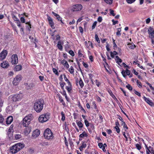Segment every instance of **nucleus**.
Segmentation results:
<instances>
[{
    "mask_svg": "<svg viewBox=\"0 0 154 154\" xmlns=\"http://www.w3.org/2000/svg\"><path fill=\"white\" fill-rule=\"evenodd\" d=\"M44 104V101L42 99H39L35 102L34 108L36 112L39 113L41 112L43 109Z\"/></svg>",
    "mask_w": 154,
    "mask_h": 154,
    "instance_id": "obj_1",
    "label": "nucleus"
},
{
    "mask_svg": "<svg viewBox=\"0 0 154 154\" xmlns=\"http://www.w3.org/2000/svg\"><path fill=\"white\" fill-rule=\"evenodd\" d=\"M23 147V144L21 143H17L13 145L10 147V152L13 154L17 153Z\"/></svg>",
    "mask_w": 154,
    "mask_h": 154,
    "instance_id": "obj_2",
    "label": "nucleus"
},
{
    "mask_svg": "<svg viewBox=\"0 0 154 154\" xmlns=\"http://www.w3.org/2000/svg\"><path fill=\"white\" fill-rule=\"evenodd\" d=\"M44 136L45 139L48 140H51L54 137L53 132L48 128H47L45 130Z\"/></svg>",
    "mask_w": 154,
    "mask_h": 154,
    "instance_id": "obj_3",
    "label": "nucleus"
},
{
    "mask_svg": "<svg viewBox=\"0 0 154 154\" xmlns=\"http://www.w3.org/2000/svg\"><path fill=\"white\" fill-rule=\"evenodd\" d=\"M32 119L33 117L32 114H29L26 116L23 119V126L25 127H27Z\"/></svg>",
    "mask_w": 154,
    "mask_h": 154,
    "instance_id": "obj_4",
    "label": "nucleus"
},
{
    "mask_svg": "<svg viewBox=\"0 0 154 154\" xmlns=\"http://www.w3.org/2000/svg\"><path fill=\"white\" fill-rule=\"evenodd\" d=\"M49 118V113H47L40 115L38 118V120L40 122L43 123L47 121Z\"/></svg>",
    "mask_w": 154,
    "mask_h": 154,
    "instance_id": "obj_5",
    "label": "nucleus"
},
{
    "mask_svg": "<svg viewBox=\"0 0 154 154\" xmlns=\"http://www.w3.org/2000/svg\"><path fill=\"white\" fill-rule=\"evenodd\" d=\"M23 95L22 93L16 94L12 95V100L14 102L20 101L23 97Z\"/></svg>",
    "mask_w": 154,
    "mask_h": 154,
    "instance_id": "obj_6",
    "label": "nucleus"
},
{
    "mask_svg": "<svg viewBox=\"0 0 154 154\" xmlns=\"http://www.w3.org/2000/svg\"><path fill=\"white\" fill-rule=\"evenodd\" d=\"M22 79V76L20 75H18L14 78L13 81V84L14 85H18Z\"/></svg>",
    "mask_w": 154,
    "mask_h": 154,
    "instance_id": "obj_7",
    "label": "nucleus"
},
{
    "mask_svg": "<svg viewBox=\"0 0 154 154\" xmlns=\"http://www.w3.org/2000/svg\"><path fill=\"white\" fill-rule=\"evenodd\" d=\"M13 127V125H11L9 127L7 133L8 136L10 139H11L13 136L14 131Z\"/></svg>",
    "mask_w": 154,
    "mask_h": 154,
    "instance_id": "obj_8",
    "label": "nucleus"
},
{
    "mask_svg": "<svg viewBox=\"0 0 154 154\" xmlns=\"http://www.w3.org/2000/svg\"><path fill=\"white\" fill-rule=\"evenodd\" d=\"M147 32L150 38H154V29L153 26H150L148 29Z\"/></svg>",
    "mask_w": 154,
    "mask_h": 154,
    "instance_id": "obj_9",
    "label": "nucleus"
},
{
    "mask_svg": "<svg viewBox=\"0 0 154 154\" xmlns=\"http://www.w3.org/2000/svg\"><path fill=\"white\" fill-rule=\"evenodd\" d=\"M82 8V6L81 4H77L73 5L71 10L73 11H79L81 10Z\"/></svg>",
    "mask_w": 154,
    "mask_h": 154,
    "instance_id": "obj_10",
    "label": "nucleus"
},
{
    "mask_svg": "<svg viewBox=\"0 0 154 154\" xmlns=\"http://www.w3.org/2000/svg\"><path fill=\"white\" fill-rule=\"evenodd\" d=\"M18 59L17 55L16 54L12 55L11 57V62L12 64H16L17 63Z\"/></svg>",
    "mask_w": 154,
    "mask_h": 154,
    "instance_id": "obj_11",
    "label": "nucleus"
},
{
    "mask_svg": "<svg viewBox=\"0 0 154 154\" xmlns=\"http://www.w3.org/2000/svg\"><path fill=\"white\" fill-rule=\"evenodd\" d=\"M8 52L6 50H4L0 53V60H2L6 57Z\"/></svg>",
    "mask_w": 154,
    "mask_h": 154,
    "instance_id": "obj_12",
    "label": "nucleus"
},
{
    "mask_svg": "<svg viewBox=\"0 0 154 154\" xmlns=\"http://www.w3.org/2000/svg\"><path fill=\"white\" fill-rule=\"evenodd\" d=\"M47 19L51 27L53 29H55V27L54 25V23L53 22L52 18L48 15H47Z\"/></svg>",
    "mask_w": 154,
    "mask_h": 154,
    "instance_id": "obj_13",
    "label": "nucleus"
},
{
    "mask_svg": "<svg viewBox=\"0 0 154 154\" xmlns=\"http://www.w3.org/2000/svg\"><path fill=\"white\" fill-rule=\"evenodd\" d=\"M40 131L38 129H36L33 131L32 132V137L34 138H35L37 137L40 134Z\"/></svg>",
    "mask_w": 154,
    "mask_h": 154,
    "instance_id": "obj_14",
    "label": "nucleus"
},
{
    "mask_svg": "<svg viewBox=\"0 0 154 154\" xmlns=\"http://www.w3.org/2000/svg\"><path fill=\"white\" fill-rule=\"evenodd\" d=\"M84 44L85 46V48H88L89 50H90V47L91 46L92 48H94L93 44L92 43L91 41H88V42L87 41H85L84 42Z\"/></svg>",
    "mask_w": 154,
    "mask_h": 154,
    "instance_id": "obj_15",
    "label": "nucleus"
},
{
    "mask_svg": "<svg viewBox=\"0 0 154 154\" xmlns=\"http://www.w3.org/2000/svg\"><path fill=\"white\" fill-rule=\"evenodd\" d=\"M143 98L144 100L149 105L152 106H154V103L149 98H147L144 96Z\"/></svg>",
    "mask_w": 154,
    "mask_h": 154,
    "instance_id": "obj_16",
    "label": "nucleus"
},
{
    "mask_svg": "<svg viewBox=\"0 0 154 154\" xmlns=\"http://www.w3.org/2000/svg\"><path fill=\"white\" fill-rule=\"evenodd\" d=\"M59 60L60 61V63L63 65L66 68H68L69 67V66L67 62L65 60H61L60 59Z\"/></svg>",
    "mask_w": 154,
    "mask_h": 154,
    "instance_id": "obj_17",
    "label": "nucleus"
},
{
    "mask_svg": "<svg viewBox=\"0 0 154 154\" xmlns=\"http://www.w3.org/2000/svg\"><path fill=\"white\" fill-rule=\"evenodd\" d=\"M63 44V42L62 41H59L57 42V47L58 49L60 51H62L63 50V47L62 45Z\"/></svg>",
    "mask_w": 154,
    "mask_h": 154,
    "instance_id": "obj_18",
    "label": "nucleus"
},
{
    "mask_svg": "<svg viewBox=\"0 0 154 154\" xmlns=\"http://www.w3.org/2000/svg\"><path fill=\"white\" fill-rule=\"evenodd\" d=\"M1 66L3 68H6L9 66V64L8 61H4L1 63Z\"/></svg>",
    "mask_w": 154,
    "mask_h": 154,
    "instance_id": "obj_19",
    "label": "nucleus"
},
{
    "mask_svg": "<svg viewBox=\"0 0 154 154\" xmlns=\"http://www.w3.org/2000/svg\"><path fill=\"white\" fill-rule=\"evenodd\" d=\"M13 121V117L12 116L8 117L6 119V123L7 124L9 125Z\"/></svg>",
    "mask_w": 154,
    "mask_h": 154,
    "instance_id": "obj_20",
    "label": "nucleus"
},
{
    "mask_svg": "<svg viewBox=\"0 0 154 154\" xmlns=\"http://www.w3.org/2000/svg\"><path fill=\"white\" fill-rule=\"evenodd\" d=\"M31 131V128L30 127H26L24 129V133L26 135H27L29 134Z\"/></svg>",
    "mask_w": 154,
    "mask_h": 154,
    "instance_id": "obj_21",
    "label": "nucleus"
},
{
    "mask_svg": "<svg viewBox=\"0 0 154 154\" xmlns=\"http://www.w3.org/2000/svg\"><path fill=\"white\" fill-rule=\"evenodd\" d=\"M84 52L83 50H79L78 51V56L79 57H84Z\"/></svg>",
    "mask_w": 154,
    "mask_h": 154,
    "instance_id": "obj_22",
    "label": "nucleus"
},
{
    "mask_svg": "<svg viewBox=\"0 0 154 154\" xmlns=\"http://www.w3.org/2000/svg\"><path fill=\"white\" fill-rule=\"evenodd\" d=\"M115 60L117 64L118 65L120 66V63H121L122 61V60H121V59L118 56H116L115 58Z\"/></svg>",
    "mask_w": 154,
    "mask_h": 154,
    "instance_id": "obj_23",
    "label": "nucleus"
},
{
    "mask_svg": "<svg viewBox=\"0 0 154 154\" xmlns=\"http://www.w3.org/2000/svg\"><path fill=\"white\" fill-rule=\"evenodd\" d=\"M76 122L79 128H81L83 127V124L81 121L77 120L76 121Z\"/></svg>",
    "mask_w": 154,
    "mask_h": 154,
    "instance_id": "obj_24",
    "label": "nucleus"
},
{
    "mask_svg": "<svg viewBox=\"0 0 154 154\" xmlns=\"http://www.w3.org/2000/svg\"><path fill=\"white\" fill-rule=\"evenodd\" d=\"M52 14L56 17L57 19L59 21H61L62 18L60 17L59 15L53 11Z\"/></svg>",
    "mask_w": 154,
    "mask_h": 154,
    "instance_id": "obj_25",
    "label": "nucleus"
},
{
    "mask_svg": "<svg viewBox=\"0 0 154 154\" xmlns=\"http://www.w3.org/2000/svg\"><path fill=\"white\" fill-rule=\"evenodd\" d=\"M22 66L21 65H18L16 66L14 68V71H19L21 70Z\"/></svg>",
    "mask_w": 154,
    "mask_h": 154,
    "instance_id": "obj_26",
    "label": "nucleus"
},
{
    "mask_svg": "<svg viewBox=\"0 0 154 154\" xmlns=\"http://www.w3.org/2000/svg\"><path fill=\"white\" fill-rule=\"evenodd\" d=\"M88 136V134L86 133V132L84 131L83 132V133L80 134L79 135V137L80 138H83L84 137H87Z\"/></svg>",
    "mask_w": 154,
    "mask_h": 154,
    "instance_id": "obj_27",
    "label": "nucleus"
},
{
    "mask_svg": "<svg viewBox=\"0 0 154 154\" xmlns=\"http://www.w3.org/2000/svg\"><path fill=\"white\" fill-rule=\"evenodd\" d=\"M87 146L86 143L85 142H83L82 146L79 147V149L81 151H82L83 148H85Z\"/></svg>",
    "mask_w": 154,
    "mask_h": 154,
    "instance_id": "obj_28",
    "label": "nucleus"
},
{
    "mask_svg": "<svg viewBox=\"0 0 154 154\" xmlns=\"http://www.w3.org/2000/svg\"><path fill=\"white\" fill-rule=\"evenodd\" d=\"M110 56L112 58H114V56L118 54V53L115 51H114L113 52H110Z\"/></svg>",
    "mask_w": 154,
    "mask_h": 154,
    "instance_id": "obj_29",
    "label": "nucleus"
},
{
    "mask_svg": "<svg viewBox=\"0 0 154 154\" xmlns=\"http://www.w3.org/2000/svg\"><path fill=\"white\" fill-rule=\"evenodd\" d=\"M79 83L80 86V87L82 88L84 86V83L81 78H80L79 79Z\"/></svg>",
    "mask_w": 154,
    "mask_h": 154,
    "instance_id": "obj_30",
    "label": "nucleus"
},
{
    "mask_svg": "<svg viewBox=\"0 0 154 154\" xmlns=\"http://www.w3.org/2000/svg\"><path fill=\"white\" fill-rule=\"evenodd\" d=\"M58 98L60 102L62 103V105L65 106L66 104L64 102L63 99H62V97L61 96H59Z\"/></svg>",
    "mask_w": 154,
    "mask_h": 154,
    "instance_id": "obj_31",
    "label": "nucleus"
},
{
    "mask_svg": "<svg viewBox=\"0 0 154 154\" xmlns=\"http://www.w3.org/2000/svg\"><path fill=\"white\" fill-rule=\"evenodd\" d=\"M66 89L67 91L69 93L71 92V91L72 89V86H66Z\"/></svg>",
    "mask_w": 154,
    "mask_h": 154,
    "instance_id": "obj_32",
    "label": "nucleus"
},
{
    "mask_svg": "<svg viewBox=\"0 0 154 154\" xmlns=\"http://www.w3.org/2000/svg\"><path fill=\"white\" fill-rule=\"evenodd\" d=\"M15 137L16 140H18L21 138L22 136L20 134H17L15 135Z\"/></svg>",
    "mask_w": 154,
    "mask_h": 154,
    "instance_id": "obj_33",
    "label": "nucleus"
},
{
    "mask_svg": "<svg viewBox=\"0 0 154 154\" xmlns=\"http://www.w3.org/2000/svg\"><path fill=\"white\" fill-rule=\"evenodd\" d=\"M121 28H119L117 29V32H116V35H117L119 36L121 35Z\"/></svg>",
    "mask_w": 154,
    "mask_h": 154,
    "instance_id": "obj_34",
    "label": "nucleus"
},
{
    "mask_svg": "<svg viewBox=\"0 0 154 154\" xmlns=\"http://www.w3.org/2000/svg\"><path fill=\"white\" fill-rule=\"evenodd\" d=\"M69 71L71 74L74 73V69L72 66H71L69 69Z\"/></svg>",
    "mask_w": 154,
    "mask_h": 154,
    "instance_id": "obj_35",
    "label": "nucleus"
},
{
    "mask_svg": "<svg viewBox=\"0 0 154 154\" xmlns=\"http://www.w3.org/2000/svg\"><path fill=\"white\" fill-rule=\"evenodd\" d=\"M61 114L62 116L61 120L62 121H64L65 119V117L64 112L63 111H62L61 112Z\"/></svg>",
    "mask_w": 154,
    "mask_h": 154,
    "instance_id": "obj_36",
    "label": "nucleus"
},
{
    "mask_svg": "<svg viewBox=\"0 0 154 154\" xmlns=\"http://www.w3.org/2000/svg\"><path fill=\"white\" fill-rule=\"evenodd\" d=\"M113 0H104V2L107 4L111 5L112 3Z\"/></svg>",
    "mask_w": 154,
    "mask_h": 154,
    "instance_id": "obj_37",
    "label": "nucleus"
},
{
    "mask_svg": "<svg viewBox=\"0 0 154 154\" xmlns=\"http://www.w3.org/2000/svg\"><path fill=\"white\" fill-rule=\"evenodd\" d=\"M4 121V118L3 116L1 114H0V123H3Z\"/></svg>",
    "mask_w": 154,
    "mask_h": 154,
    "instance_id": "obj_38",
    "label": "nucleus"
},
{
    "mask_svg": "<svg viewBox=\"0 0 154 154\" xmlns=\"http://www.w3.org/2000/svg\"><path fill=\"white\" fill-rule=\"evenodd\" d=\"M60 84L61 87L62 89H64V85H66V83L64 82H61L60 83Z\"/></svg>",
    "mask_w": 154,
    "mask_h": 154,
    "instance_id": "obj_39",
    "label": "nucleus"
},
{
    "mask_svg": "<svg viewBox=\"0 0 154 154\" xmlns=\"http://www.w3.org/2000/svg\"><path fill=\"white\" fill-rule=\"evenodd\" d=\"M136 148L138 150H140L141 148V146L139 144L137 143L135 145Z\"/></svg>",
    "mask_w": 154,
    "mask_h": 154,
    "instance_id": "obj_40",
    "label": "nucleus"
},
{
    "mask_svg": "<svg viewBox=\"0 0 154 154\" xmlns=\"http://www.w3.org/2000/svg\"><path fill=\"white\" fill-rule=\"evenodd\" d=\"M114 128L116 129V131L119 134L120 133V130L119 127L115 126L114 127Z\"/></svg>",
    "mask_w": 154,
    "mask_h": 154,
    "instance_id": "obj_41",
    "label": "nucleus"
},
{
    "mask_svg": "<svg viewBox=\"0 0 154 154\" xmlns=\"http://www.w3.org/2000/svg\"><path fill=\"white\" fill-rule=\"evenodd\" d=\"M84 122L86 126L87 127H88L89 126V123L87 120H85L84 121Z\"/></svg>",
    "mask_w": 154,
    "mask_h": 154,
    "instance_id": "obj_42",
    "label": "nucleus"
},
{
    "mask_svg": "<svg viewBox=\"0 0 154 154\" xmlns=\"http://www.w3.org/2000/svg\"><path fill=\"white\" fill-rule=\"evenodd\" d=\"M128 47L130 48L131 49H134L135 47V45L134 44H128Z\"/></svg>",
    "mask_w": 154,
    "mask_h": 154,
    "instance_id": "obj_43",
    "label": "nucleus"
},
{
    "mask_svg": "<svg viewBox=\"0 0 154 154\" xmlns=\"http://www.w3.org/2000/svg\"><path fill=\"white\" fill-rule=\"evenodd\" d=\"M95 38L96 40L97 41V42L98 43H100V41L99 39V38L98 36V35L96 34L95 35Z\"/></svg>",
    "mask_w": 154,
    "mask_h": 154,
    "instance_id": "obj_44",
    "label": "nucleus"
},
{
    "mask_svg": "<svg viewBox=\"0 0 154 154\" xmlns=\"http://www.w3.org/2000/svg\"><path fill=\"white\" fill-rule=\"evenodd\" d=\"M126 87L129 90L131 91L132 90V87L129 84H128L127 85H126Z\"/></svg>",
    "mask_w": 154,
    "mask_h": 154,
    "instance_id": "obj_45",
    "label": "nucleus"
},
{
    "mask_svg": "<svg viewBox=\"0 0 154 154\" xmlns=\"http://www.w3.org/2000/svg\"><path fill=\"white\" fill-rule=\"evenodd\" d=\"M137 83V85L139 88H141L142 87V85L141 83L140 82H139L138 80H137L136 81Z\"/></svg>",
    "mask_w": 154,
    "mask_h": 154,
    "instance_id": "obj_46",
    "label": "nucleus"
},
{
    "mask_svg": "<svg viewBox=\"0 0 154 154\" xmlns=\"http://www.w3.org/2000/svg\"><path fill=\"white\" fill-rule=\"evenodd\" d=\"M69 54L72 57L74 56L75 54L73 51L72 50L69 51Z\"/></svg>",
    "mask_w": 154,
    "mask_h": 154,
    "instance_id": "obj_47",
    "label": "nucleus"
},
{
    "mask_svg": "<svg viewBox=\"0 0 154 154\" xmlns=\"http://www.w3.org/2000/svg\"><path fill=\"white\" fill-rule=\"evenodd\" d=\"M53 71L54 73L56 75H58L59 73L57 71V69L55 68H53Z\"/></svg>",
    "mask_w": 154,
    "mask_h": 154,
    "instance_id": "obj_48",
    "label": "nucleus"
},
{
    "mask_svg": "<svg viewBox=\"0 0 154 154\" xmlns=\"http://www.w3.org/2000/svg\"><path fill=\"white\" fill-rule=\"evenodd\" d=\"M122 65L126 69H129V66L127 65L125 63H123L122 64Z\"/></svg>",
    "mask_w": 154,
    "mask_h": 154,
    "instance_id": "obj_49",
    "label": "nucleus"
},
{
    "mask_svg": "<svg viewBox=\"0 0 154 154\" xmlns=\"http://www.w3.org/2000/svg\"><path fill=\"white\" fill-rule=\"evenodd\" d=\"M134 93L136 94L137 95H138L139 97H140L141 96L140 93V92H139L138 91H136L135 90H134Z\"/></svg>",
    "mask_w": 154,
    "mask_h": 154,
    "instance_id": "obj_50",
    "label": "nucleus"
},
{
    "mask_svg": "<svg viewBox=\"0 0 154 154\" xmlns=\"http://www.w3.org/2000/svg\"><path fill=\"white\" fill-rule=\"evenodd\" d=\"M122 73V75L123 76V77H124L125 78L126 76V72H125V71H124V70H122L121 72Z\"/></svg>",
    "mask_w": 154,
    "mask_h": 154,
    "instance_id": "obj_51",
    "label": "nucleus"
},
{
    "mask_svg": "<svg viewBox=\"0 0 154 154\" xmlns=\"http://www.w3.org/2000/svg\"><path fill=\"white\" fill-rule=\"evenodd\" d=\"M97 23V22L96 21H95L94 22L91 27L92 29H94L95 26L96 25Z\"/></svg>",
    "mask_w": 154,
    "mask_h": 154,
    "instance_id": "obj_52",
    "label": "nucleus"
},
{
    "mask_svg": "<svg viewBox=\"0 0 154 154\" xmlns=\"http://www.w3.org/2000/svg\"><path fill=\"white\" fill-rule=\"evenodd\" d=\"M12 17L15 21H17L19 19L17 18L14 15H13L12 16Z\"/></svg>",
    "mask_w": 154,
    "mask_h": 154,
    "instance_id": "obj_53",
    "label": "nucleus"
},
{
    "mask_svg": "<svg viewBox=\"0 0 154 154\" xmlns=\"http://www.w3.org/2000/svg\"><path fill=\"white\" fill-rule=\"evenodd\" d=\"M136 0H126V1L128 3L131 4L135 1Z\"/></svg>",
    "mask_w": 154,
    "mask_h": 154,
    "instance_id": "obj_54",
    "label": "nucleus"
},
{
    "mask_svg": "<svg viewBox=\"0 0 154 154\" xmlns=\"http://www.w3.org/2000/svg\"><path fill=\"white\" fill-rule=\"evenodd\" d=\"M96 84L98 87H99L100 85V83L97 80H95Z\"/></svg>",
    "mask_w": 154,
    "mask_h": 154,
    "instance_id": "obj_55",
    "label": "nucleus"
},
{
    "mask_svg": "<svg viewBox=\"0 0 154 154\" xmlns=\"http://www.w3.org/2000/svg\"><path fill=\"white\" fill-rule=\"evenodd\" d=\"M82 64L83 66L85 68H87L88 67V65L86 63H85L84 62H83Z\"/></svg>",
    "mask_w": 154,
    "mask_h": 154,
    "instance_id": "obj_56",
    "label": "nucleus"
},
{
    "mask_svg": "<svg viewBox=\"0 0 154 154\" xmlns=\"http://www.w3.org/2000/svg\"><path fill=\"white\" fill-rule=\"evenodd\" d=\"M112 24L113 25H115L116 24L118 23V21L117 20L115 21L114 20H112Z\"/></svg>",
    "mask_w": 154,
    "mask_h": 154,
    "instance_id": "obj_57",
    "label": "nucleus"
},
{
    "mask_svg": "<svg viewBox=\"0 0 154 154\" xmlns=\"http://www.w3.org/2000/svg\"><path fill=\"white\" fill-rule=\"evenodd\" d=\"M109 10L110 11V14L112 15L113 16H115V14L114 13V11L111 9H110Z\"/></svg>",
    "mask_w": 154,
    "mask_h": 154,
    "instance_id": "obj_58",
    "label": "nucleus"
},
{
    "mask_svg": "<svg viewBox=\"0 0 154 154\" xmlns=\"http://www.w3.org/2000/svg\"><path fill=\"white\" fill-rule=\"evenodd\" d=\"M126 73V75H129L130 73V71L128 70V69H125Z\"/></svg>",
    "mask_w": 154,
    "mask_h": 154,
    "instance_id": "obj_59",
    "label": "nucleus"
},
{
    "mask_svg": "<svg viewBox=\"0 0 154 154\" xmlns=\"http://www.w3.org/2000/svg\"><path fill=\"white\" fill-rule=\"evenodd\" d=\"M20 20L21 21V22L23 23H25V18L23 17H21V18H20Z\"/></svg>",
    "mask_w": 154,
    "mask_h": 154,
    "instance_id": "obj_60",
    "label": "nucleus"
},
{
    "mask_svg": "<svg viewBox=\"0 0 154 154\" xmlns=\"http://www.w3.org/2000/svg\"><path fill=\"white\" fill-rule=\"evenodd\" d=\"M89 59L90 60L91 62H92L94 61V58L93 56L91 55L89 57Z\"/></svg>",
    "mask_w": 154,
    "mask_h": 154,
    "instance_id": "obj_61",
    "label": "nucleus"
},
{
    "mask_svg": "<svg viewBox=\"0 0 154 154\" xmlns=\"http://www.w3.org/2000/svg\"><path fill=\"white\" fill-rule=\"evenodd\" d=\"M16 23H17V25L19 27L21 26L20 22L19 20H17L16 22Z\"/></svg>",
    "mask_w": 154,
    "mask_h": 154,
    "instance_id": "obj_62",
    "label": "nucleus"
},
{
    "mask_svg": "<svg viewBox=\"0 0 154 154\" xmlns=\"http://www.w3.org/2000/svg\"><path fill=\"white\" fill-rule=\"evenodd\" d=\"M98 21L99 22H101L102 20V18L101 17H99L97 19Z\"/></svg>",
    "mask_w": 154,
    "mask_h": 154,
    "instance_id": "obj_63",
    "label": "nucleus"
},
{
    "mask_svg": "<svg viewBox=\"0 0 154 154\" xmlns=\"http://www.w3.org/2000/svg\"><path fill=\"white\" fill-rule=\"evenodd\" d=\"M106 131L107 132V133L109 134H110L112 133V131L110 129H107Z\"/></svg>",
    "mask_w": 154,
    "mask_h": 154,
    "instance_id": "obj_64",
    "label": "nucleus"
}]
</instances>
